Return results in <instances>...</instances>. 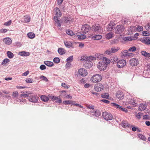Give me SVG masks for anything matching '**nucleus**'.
<instances>
[{
    "mask_svg": "<svg viewBox=\"0 0 150 150\" xmlns=\"http://www.w3.org/2000/svg\"><path fill=\"white\" fill-rule=\"evenodd\" d=\"M91 29V28L89 25L87 24L83 25L81 27V31L78 33H76V36H79L78 38H86V36L85 35L87 33H88Z\"/></svg>",
    "mask_w": 150,
    "mask_h": 150,
    "instance_id": "1",
    "label": "nucleus"
},
{
    "mask_svg": "<svg viewBox=\"0 0 150 150\" xmlns=\"http://www.w3.org/2000/svg\"><path fill=\"white\" fill-rule=\"evenodd\" d=\"M137 38H117V39H114V41L112 43H115L118 42L125 44L128 41H131L133 40H136Z\"/></svg>",
    "mask_w": 150,
    "mask_h": 150,
    "instance_id": "2",
    "label": "nucleus"
},
{
    "mask_svg": "<svg viewBox=\"0 0 150 150\" xmlns=\"http://www.w3.org/2000/svg\"><path fill=\"white\" fill-rule=\"evenodd\" d=\"M102 79L101 75L99 74H96L92 76L90 80L93 83H96L100 82Z\"/></svg>",
    "mask_w": 150,
    "mask_h": 150,
    "instance_id": "3",
    "label": "nucleus"
},
{
    "mask_svg": "<svg viewBox=\"0 0 150 150\" xmlns=\"http://www.w3.org/2000/svg\"><path fill=\"white\" fill-rule=\"evenodd\" d=\"M97 67L99 70L102 71L106 69L107 65L106 64H105V62H100L97 64Z\"/></svg>",
    "mask_w": 150,
    "mask_h": 150,
    "instance_id": "4",
    "label": "nucleus"
},
{
    "mask_svg": "<svg viewBox=\"0 0 150 150\" xmlns=\"http://www.w3.org/2000/svg\"><path fill=\"white\" fill-rule=\"evenodd\" d=\"M125 27L122 25H117L115 29V33L116 34H121L124 30Z\"/></svg>",
    "mask_w": 150,
    "mask_h": 150,
    "instance_id": "5",
    "label": "nucleus"
},
{
    "mask_svg": "<svg viewBox=\"0 0 150 150\" xmlns=\"http://www.w3.org/2000/svg\"><path fill=\"white\" fill-rule=\"evenodd\" d=\"M92 30L94 31H97L99 33L102 32L101 27L98 24H95L92 27Z\"/></svg>",
    "mask_w": 150,
    "mask_h": 150,
    "instance_id": "6",
    "label": "nucleus"
},
{
    "mask_svg": "<svg viewBox=\"0 0 150 150\" xmlns=\"http://www.w3.org/2000/svg\"><path fill=\"white\" fill-rule=\"evenodd\" d=\"M103 116L106 120H111L112 118V115L110 113L104 112L102 114Z\"/></svg>",
    "mask_w": 150,
    "mask_h": 150,
    "instance_id": "7",
    "label": "nucleus"
},
{
    "mask_svg": "<svg viewBox=\"0 0 150 150\" xmlns=\"http://www.w3.org/2000/svg\"><path fill=\"white\" fill-rule=\"evenodd\" d=\"M126 61L124 59L119 60L116 63L117 66L119 68H121L124 67L126 64Z\"/></svg>",
    "mask_w": 150,
    "mask_h": 150,
    "instance_id": "8",
    "label": "nucleus"
},
{
    "mask_svg": "<svg viewBox=\"0 0 150 150\" xmlns=\"http://www.w3.org/2000/svg\"><path fill=\"white\" fill-rule=\"evenodd\" d=\"M111 105L112 106L114 107L115 108L118 109L119 110L124 111L125 112H127V109L123 108L122 106H120L119 105L115 103H112L111 104Z\"/></svg>",
    "mask_w": 150,
    "mask_h": 150,
    "instance_id": "9",
    "label": "nucleus"
},
{
    "mask_svg": "<svg viewBox=\"0 0 150 150\" xmlns=\"http://www.w3.org/2000/svg\"><path fill=\"white\" fill-rule=\"evenodd\" d=\"M95 90L97 91H101L103 89V85L100 83L96 84L94 86Z\"/></svg>",
    "mask_w": 150,
    "mask_h": 150,
    "instance_id": "10",
    "label": "nucleus"
},
{
    "mask_svg": "<svg viewBox=\"0 0 150 150\" xmlns=\"http://www.w3.org/2000/svg\"><path fill=\"white\" fill-rule=\"evenodd\" d=\"M78 72L79 74L82 76H85L88 74L87 70L84 68H81L79 69Z\"/></svg>",
    "mask_w": 150,
    "mask_h": 150,
    "instance_id": "11",
    "label": "nucleus"
},
{
    "mask_svg": "<svg viewBox=\"0 0 150 150\" xmlns=\"http://www.w3.org/2000/svg\"><path fill=\"white\" fill-rule=\"evenodd\" d=\"M38 97L35 95H31L29 97L28 100L30 102L37 103L38 100Z\"/></svg>",
    "mask_w": 150,
    "mask_h": 150,
    "instance_id": "12",
    "label": "nucleus"
},
{
    "mask_svg": "<svg viewBox=\"0 0 150 150\" xmlns=\"http://www.w3.org/2000/svg\"><path fill=\"white\" fill-rule=\"evenodd\" d=\"M93 64L91 61L87 60L84 64V66L86 68L89 69L91 68L93 66Z\"/></svg>",
    "mask_w": 150,
    "mask_h": 150,
    "instance_id": "13",
    "label": "nucleus"
},
{
    "mask_svg": "<svg viewBox=\"0 0 150 150\" xmlns=\"http://www.w3.org/2000/svg\"><path fill=\"white\" fill-rule=\"evenodd\" d=\"M129 63L131 66H136L138 64V61L136 59L132 58L129 60Z\"/></svg>",
    "mask_w": 150,
    "mask_h": 150,
    "instance_id": "14",
    "label": "nucleus"
},
{
    "mask_svg": "<svg viewBox=\"0 0 150 150\" xmlns=\"http://www.w3.org/2000/svg\"><path fill=\"white\" fill-rule=\"evenodd\" d=\"M51 98L52 100L54 101L55 102L59 104L62 103V100L59 96L55 97L54 96H52L51 97Z\"/></svg>",
    "mask_w": 150,
    "mask_h": 150,
    "instance_id": "15",
    "label": "nucleus"
},
{
    "mask_svg": "<svg viewBox=\"0 0 150 150\" xmlns=\"http://www.w3.org/2000/svg\"><path fill=\"white\" fill-rule=\"evenodd\" d=\"M143 28L142 26L138 25L137 27L134 26H130V30H132L133 29H134V30H136V31L140 32L142 31Z\"/></svg>",
    "mask_w": 150,
    "mask_h": 150,
    "instance_id": "16",
    "label": "nucleus"
},
{
    "mask_svg": "<svg viewBox=\"0 0 150 150\" xmlns=\"http://www.w3.org/2000/svg\"><path fill=\"white\" fill-rule=\"evenodd\" d=\"M116 97L119 99H122L124 98V95L123 93L120 91H118L116 93Z\"/></svg>",
    "mask_w": 150,
    "mask_h": 150,
    "instance_id": "17",
    "label": "nucleus"
},
{
    "mask_svg": "<svg viewBox=\"0 0 150 150\" xmlns=\"http://www.w3.org/2000/svg\"><path fill=\"white\" fill-rule=\"evenodd\" d=\"M62 19L63 21L67 23L70 24L72 22V19L69 16L64 17Z\"/></svg>",
    "mask_w": 150,
    "mask_h": 150,
    "instance_id": "18",
    "label": "nucleus"
},
{
    "mask_svg": "<svg viewBox=\"0 0 150 150\" xmlns=\"http://www.w3.org/2000/svg\"><path fill=\"white\" fill-rule=\"evenodd\" d=\"M139 40L145 44H150V38H140Z\"/></svg>",
    "mask_w": 150,
    "mask_h": 150,
    "instance_id": "19",
    "label": "nucleus"
},
{
    "mask_svg": "<svg viewBox=\"0 0 150 150\" xmlns=\"http://www.w3.org/2000/svg\"><path fill=\"white\" fill-rule=\"evenodd\" d=\"M121 124L122 126L125 128L129 127V128H131L132 127V125H130L128 122L125 121H122Z\"/></svg>",
    "mask_w": 150,
    "mask_h": 150,
    "instance_id": "20",
    "label": "nucleus"
},
{
    "mask_svg": "<svg viewBox=\"0 0 150 150\" xmlns=\"http://www.w3.org/2000/svg\"><path fill=\"white\" fill-rule=\"evenodd\" d=\"M91 112L93 115L96 117H98L101 115L100 111L98 110H96L94 112L93 111H93H91Z\"/></svg>",
    "mask_w": 150,
    "mask_h": 150,
    "instance_id": "21",
    "label": "nucleus"
},
{
    "mask_svg": "<svg viewBox=\"0 0 150 150\" xmlns=\"http://www.w3.org/2000/svg\"><path fill=\"white\" fill-rule=\"evenodd\" d=\"M64 44L65 46L67 48H74V47L73 46L72 43L70 42L64 41Z\"/></svg>",
    "mask_w": 150,
    "mask_h": 150,
    "instance_id": "22",
    "label": "nucleus"
},
{
    "mask_svg": "<svg viewBox=\"0 0 150 150\" xmlns=\"http://www.w3.org/2000/svg\"><path fill=\"white\" fill-rule=\"evenodd\" d=\"M115 24L113 23L110 22L107 27V29L108 30L110 31L112 30L113 28V26H115Z\"/></svg>",
    "mask_w": 150,
    "mask_h": 150,
    "instance_id": "23",
    "label": "nucleus"
},
{
    "mask_svg": "<svg viewBox=\"0 0 150 150\" xmlns=\"http://www.w3.org/2000/svg\"><path fill=\"white\" fill-rule=\"evenodd\" d=\"M18 54L23 57H27L29 55L30 53L27 52L22 51L19 52Z\"/></svg>",
    "mask_w": 150,
    "mask_h": 150,
    "instance_id": "24",
    "label": "nucleus"
},
{
    "mask_svg": "<svg viewBox=\"0 0 150 150\" xmlns=\"http://www.w3.org/2000/svg\"><path fill=\"white\" fill-rule=\"evenodd\" d=\"M3 41L7 45H10L12 43V40L11 38H4Z\"/></svg>",
    "mask_w": 150,
    "mask_h": 150,
    "instance_id": "25",
    "label": "nucleus"
},
{
    "mask_svg": "<svg viewBox=\"0 0 150 150\" xmlns=\"http://www.w3.org/2000/svg\"><path fill=\"white\" fill-rule=\"evenodd\" d=\"M127 50H125L122 51L120 53L121 57L122 58H124L127 57Z\"/></svg>",
    "mask_w": 150,
    "mask_h": 150,
    "instance_id": "26",
    "label": "nucleus"
},
{
    "mask_svg": "<svg viewBox=\"0 0 150 150\" xmlns=\"http://www.w3.org/2000/svg\"><path fill=\"white\" fill-rule=\"evenodd\" d=\"M55 9V10L56 15L58 17H60L62 15V13L59 8L57 7H56Z\"/></svg>",
    "mask_w": 150,
    "mask_h": 150,
    "instance_id": "27",
    "label": "nucleus"
},
{
    "mask_svg": "<svg viewBox=\"0 0 150 150\" xmlns=\"http://www.w3.org/2000/svg\"><path fill=\"white\" fill-rule=\"evenodd\" d=\"M141 54L143 56L149 58L150 57V53H148L144 51H142Z\"/></svg>",
    "mask_w": 150,
    "mask_h": 150,
    "instance_id": "28",
    "label": "nucleus"
},
{
    "mask_svg": "<svg viewBox=\"0 0 150 150\" xmlns=\"http://www.w3.org/2000/svg\"><path fill=\"white\" fill-rule=\"evenodd\" d=\"M146 104H140L139 107V109L140 111L144 110H145L146 108Z\"/></svg>",
    "mask_w": 150,
    "mask_h": 150,
    "instance_id": "29",
    "label": "nucleus"
},
{
    "mask_svg": "<svg viewBox=\"0 0 150 150\" xmlns=\"http://www.w3.org/2000/svg\"><path fill=\"white\" fill-rule=\"evenodd\" d=\"M58 52L59 54L63 55L65 53L64 49L63 48H59L58 49Z\"/></svg>",
    "mask_w": 150,
    "mask_h": 150,
    "instance_id": "30",
    "label": "nucleus"
},
{
    "mask_svg": "<svg viewBox=\"0 0 150 150\" xmlns=\"http://www.w3.org/2000/svg\"><path fill=\"white\" fill-rule=\"evenodd\" d=\"M120 49V47H112L111 50L112 53H115L118 51Z\"/></svg>",
    "mask_w": 150,
    "mask_h": 150,
    "instance_id": "31",
    "label": "nucleus"
},
{
    "mask_svg": "<svg viewBox=\"0 0 150 150\" xmlns=\"http://www.w3.org/2000/svg\"><path fill=\"white\" fill-rule=\"evenodd\" d=\"M66 33L70 36H72L74 35H76L71 30L68 29L66 31Z\"/></svg>",
    "mask_w": 150,
    "mask_h": 150,
    "instance_id": "32",
    "label": "nucleus"
},
{
    "mask_svg": "<svg viewBox=\"0 0 150 150\" xmlns=\"http://www.w3.org/2000/svg\"><path fill=\"white\" fill-rule=\"evenodd\" d=\"M44 63L49 67H52L54 65L53 63L52 62L48 61H44Z\"/></svg>",
    "mask_w": 150,
    "mask_h": 150,
    "instance_id": "33",
    "label": "nucleus"
},
{
    "mask_svg": "<svg viewBox=\"0 0 150 150\" xmlns=\"http://www.w3.org/2000/svg\"><path fill=\"white\" fill-rule=\"evenodd\" d=\"M102 60L103 62H105V64H106L107 66L110 62V60L106 57H103L102 59Z\"/></svg>",
    "mask_w": 150,
    "mask_h": 150,
    "instance_id": "34",
    "label": "nucleus"
},
{
    "mask_svg": "<svg viewBox=\"0 0 150 150\" xmlns=\"http://www.w3.org/2000/svg\"><path fill=\"white\" fill-rule=\"evenodd\" d=\"M40 98L44 102H47L49 100L48 97L45 95H42L41 96Z\"/></svg>",
    "mask_w": 150,
    "mask_h": 150,
    "instance_id": "35",
    "label": "nucleus"
},
{
    "mask_svg": "<svg viewBox=\"0 0 150 150\" xmlns=\"http://www.w3.org/2000/svg\"><path fill=\"white\" fill-rule=\"evenodd\" d=\"M129 103L134 106H136L137 104V101L136 99L135 98L133 99V100H131L129 102Z\"/></svg>",
    "mask_w": 150,
    "mask_h": 150,
    "instance_id": "36",
    "label": "nucleus"
},
{
    "mask_svg": "<svg viewBox=\"0 0 150 150\" xmlns=\"http://www.w3.org/2000/svg\"><path fill=\"white\" fill-rule=\"evenodd\" d=\"M8 57L10 59L12 58L14 56L13 54L10 51H8L7 52Z\"/></svg>",
    "mask_w": 150,
    "mask_h": 150,
    "instance_id": "37",
    "label": "nucleus"
},
{
    "mask_svg": "<svg viewBox=\"0 0 150 150\" xmlns=\"http://www.w3.org/2000/svg\"><path fill=\"white\" fill-rule=\"evenodd\" d=\"M10 61V60L8 59V58H6L4 59L1 63V64L4 65V66H5L6 64L9 62Z\"/></svg>",
    "mask_w": 150,
    "mask_h": 150,
    "instance_id": "38",
    "label": "nucleus"
},
{
    "mask_svg": "<svg viewBox=\"0 0 150 150\" xmlns=\"http://www.w3.org/2000/svg\"><path fill=\"white\" fill-rule=\"evenodd\" d=\"M132 32H131L130 35H131L132 34L131 33ZM139 34L138 33H136L134 35H130V36H125L123 37V38H137V37L139 36Z\"/></svg>",
    "mask_w": 150,
    "mask_h": 150,
    "instance_id": "39",
    "label": "nucleus"
},
{
    "mask_svg": "<svg viewBox=\"0 0 150 150\" xmlns=\"http://www.w3.org/2000/svg\"><path fill=\"white\" fill-rule=\"evenodd\" d=\"M112 60L113 61V62L114 64H116L118 62V58L116 56H114L112 57Z\"/></svg>",
    "mask_w": 150,
    "mask_h": 150,
    "instance_id": "40",
    "label": "nucleus"
},
{
    "mask_svg": "<svg viewBox=\"0 0 150 150\" xmlns=\"http://www.w3.org/2000/svg\"><path fill=\"white\" fill-rule=\"evenodd\" d=\"M27 36L28 38H35V34L33 32H30L28 33Z\"/></svg>",
    "mask_w": 150,
    "mask_h": 150,
    "instance_id": "41",
    "label": "nucleus"
},
{
    "mask_svg": "<svg viewBox=\"0 0 150 150\" xmlns=\"http://www.w3.org/2000/svg\"><path fill=\"white\" fill-rule=\"evenodd\" d=\"M87 57L85 55H83L81 57H80V61L83 62L84 60L85 61L87 60Z\"/></svg>",
    "mask_w": 150,
    "mask_h": 150,
    "instance_id": "42",
    "label": "nucleus"
},
{
    "mask_svg": "<svg viewBox=\"0 0 150 150\" xmlns=\"http://www.w3.org/2000/svg\"><path fill=\"white\" fill-rule=\"evenodd\" d=\"M40 79L42 80L45 81L46 82H47L48 81V80L47 78L43 75L40 76Z\"/></svg>",
    "mask_w": 150,
    "mask_h": 150,
    "instance_id": "43",
    "label": "nucleus"
},
{
    "mask_svg": "<svg viewBox=\"0 0 150 150\" xmlns=\"http://www.w3.org/2000/svg\"><path fill=\"white\" fill-rule=\"evenodd\" d=\"M97 36H99V38H102L101 35H96L94 34H92L91 36H89L88 38H97Z\"/></svg>",
    "mask_w": 150,
    "mask_h": 150,
    "instance_id": "44",
    "label": "nucleus"
},
{
    "mask_svg": "<svg viewBox=\"0 0 150 150\" xmlns=\"http://www.w3.org/2000/svg\"><path fill=\"white\" fill-rule=\"evenodd\" d=\"M96 57L93 56H89L88 57H87V60L91 61H94L96 60Z\"/></svg>",
    "mask_w": 150,
    "mask_h": 150,
    "instance_id": "45",
    "label": "nucleus"
},
{
    "mask_svg": "<svg viewBox=\"0 0 150 150\" xmlns=\"http://www.w3.org/2000/svg\"><path fill=\"white\" fill-rule=\"evenodd\" d=\"M105 54H107L109 55H111L112 53V52L111 50H110V49H109L108 50H106L105 52Z\"/></svg>",
    "mask_w": 150,
    "mask_h": 150,
    "instance_id": "46",
    "label": "nucleus"
},
{
    "mask_svg": "<svg viewBox=\"0 0 150 150\" xmlns=\"http://www.w3.org/2000/svg\"><path fill=\"white\" fill-rule=\"evenodd\" d=\"M149 35H150V33L146 31L142 32V34H140V35H142L143 36H148Z\"/></svg>",
    "mask_w": 150,
    "mask_h": 150,
    "instance_id": "47",
    "label": "nucleus"
},
{
    "mask_svg": "<svg viewBox=\"0 0 150 150\" xmlns=\"http://www.w3.org/2000/svg\"><path fill=\"white\" fill-rule=\"evenodd\" d=\"M113 33L112 32H110L106 35L105 38H112L113 37Z\"/></svg>",
    "mask_w": 150,
    "mask_h": 150,
    "instance_id": "48",
    "label": "nucleus"
},
{
    "mask_svg": "<svg viewBox=\"0 0 150 150\" xmlns=\"http://www.w3.org/2000/svg\"><path fill=\"white\" fill-rule=\"evenodd\" d=\"M25 81L27 83H31L33 82V80L32 79L28 78L25 79Z\"/></svg>",
    "mask_w": 150,
    "mask_h": 150,
    "instance_id": "49",
    "label": "nucleus"
},
{
    "mask_svg": "<svg viewBox=\"0 0 150 150\" xmlns=\"http://www.w3.org/2000/svg\"><path fill=\"white\" fill-rule=\"evenodd\" d=\"M109 96V94L108 93H104L101 95V97L103 98H108Z\"/></svg>",
    "mask_w": 150,
    "mask_h": 150,
    "instance_id": "50",
    "label": "nucleus"
},
{
    "mask_svg": "<svg viewBox=\"0 0 150 150\" xmlns=\"http://www.w3.org/2000/svg\"><path fill=\"white\" fill-rule=\"evenodd\" d=\"M136 48L135 46H132L130 47L128 50V51L129 52H133L136 50Z\"/></svg>",
    "mask_w": 150,
    "mask_h": 150,
    "instance_id": "51",
    "label": "nucleus"
},
{
    "mask_svg": "<svg viewBox=\"0 0 150 150\" xmlns=\"http://www.w3.org/2000/svg\"><path fill=\"white\" fill-rule=\"evenodd\" d=\"M63 103L65 105L68 104H73L72 101L71 100H65L63 101Z\"/></svg>",
    "mask_w": 150,
    "mask_h": 150,
    "instance_id": "52",
    "label": "nucleus"
},
{
    "mask_svg": "<svg viewBox=\"0 0 150 150\" xmlns=\"http://www.w3.org/2000/svg\"><path fill=\"white\" fill-rule=\"evenodd\" d=\"M143 115V113L141 112H139L137 115H136V116L138 119H140L142 117Z\"/></svg>",
    "mask_w": 150,
    "mask_h": 150,
    "instance_id": "53",
    "label": "nucleus"
},
{
    "mask_svg": "<svg viewBox=\"0 0 150 150\" xmlns=\"http://www.w3.org/2000/svg\"><path fill=\"white\" fill-rule=\"evenodd\" d=\"M73 56H71L67 59V62H69L71 63L73 61Z\"/></svg>",
    "mask_w": 150,
    "mask_h": 150,
    "instance_id": "54",
    "label": "nucleus"
},
{
    "mask_svg": "<svg viewBox=\"0 0 150 150\" xmlns=\"http://www.w3.org/2000/svg\"><path fill=\"white\" fill-rule=\"evenodd\" d=\"M54 62L56 63H58L60 62V59L58 57H55L53 59Z\"/></svg>",
    "mask_w": 150,
    "mask_h": 150,
    "instance_id": "55",
    "label": "nucleus"
},
{
    "mask_svg": "<svg viewBox=\"0 0 150 150\" xmlns=\"http://www.w3.org/2000/svg\"><path fill=\"white\" fill-rule=\"evenodd\" d=\"M138 137L140 139L143 140L145 141L146 139L145 137L142 134H139Z\"/></svg>",
    "mask_w": 150,
    "mask_h": 150,
    "instance_id": "56",
    "label": "nucleus"
},
{
    "mask_svg": "<svg viewBox=\"0 0 150 150\" xmlns=\"http://www.w3.org/2000/svg\"><path fill=\"white\" fill-rule=\"evenodd\" d=\"M12 23V21L11 20H10L8 22H7L4 23V25L7 26H8L10 25Z\"/></svg>",
    "mask_w": 150,
    "mask_h": 150,
    "instance_id": "57",
    "label": "nucleus"
},
{
    "mask_svg": "<svg viewBox=\"0 0 150 150\" xmlns=\"http://www.w3.org/2000/svg\"><path fill=\"white\" fill-rule=\"evenodd\" d=\"M144 71L145 72L146 71ZM146 73H147V74H148V75L147 76V77L148 78H150V69H147L146 70V72H144L143 75H144V74Z\"/></svg>",
    "mask_w": 150,
    "mask_h": 150,
    "instance_id": "58",
    "label": "nucleus"
},
{
    "mask_svg": "<svg viewBox=\"0 0 150 150\" xmlns=\"http://www.w3.org/2000/svg\"><path fill=\"white\" fill-rule=\"evenodd\" d=\"M71 64L70 62H67L65 65V67L67 69H69Z\"/></svg>",
    "mask_w": 150,
    "mask_h": 150,
    "instance_id": "59",
    "label": "nucleus"
},
{
    "mask_svg": "<svg viewBox=\"0 0 150 150\" xmlns=\"http://www.w3.org/2000/svg\"><path fill=\"white\" fill-rule=\"evenodd\" d=\"M18 93L17 91H15V92H14L13 93V96L15 97H17L18 95Z\"/></svg>",
    "mask_w": 150,
    "mask_h": 150,
    "instance_id": "60",
    "label": "nucleus"
},
{
    "mask_svg": "<svg viewBox=\"0 0 150 150\" xmlns=\"http://www.w3.org/2000/svg\"><path fill=\"white\" fill-rule=\"evenodd\" d=\"M40 68L41 70H43L46 69V67L44 65L42 64L40 66Z\"/></svg>",
    "mask_w": 150,
    "mask_h": 150,
    "instance_id": "61",
    "label": "nucleus"
},
{
    "mask_svg": "<svg viewBox=\"0 0 150 150\" xmlns=\"http://www.w3.org/2000/svg\"><path fill=\"white\" fill-rule=\"evenodd\" d=\"M62 86L64 88H69V86L67 84H66L65 83H62Z\"/></svg>",
    "mask_w": 150,
    "mask_h": 150,
    "instance_id": "62",
    "label": "nucleus"
},
{
    "mask_svg": "<svg viewBox=\"0 0 150 150\" xmlns=\"http://www.w3.org/2000/svg\"><path fill=\"white\" fill-rule=\"evenodd\" d=\"M146 29L148 31L150 32V23H148L146 26Z\"/></svg>",
    "mask_w": 150,
    "mask_h": 150,
    "instance_id": "63",
    "label": "nucleus"
},
{
    "mask_svg": "<svg viewBox=\"0 0 150 150\" xmlns=\"http://www.w3.org/2000/svg\"><path fill=\"white\" fill-rule=\"evenodd\" d=\"M30 20V17H26L24 18V21L27 23L29 22Z\"/></svg>",
    "mask_w": 150,
    "mask_h": 150,
    "instance_id": "64",
    "label": "nucleus"
}]
</instances>
